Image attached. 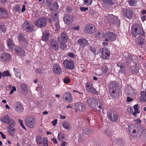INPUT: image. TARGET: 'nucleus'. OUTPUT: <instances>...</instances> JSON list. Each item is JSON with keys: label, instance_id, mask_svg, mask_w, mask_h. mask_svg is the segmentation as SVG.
<instances>
[{"label": "nucleus", "instance_id": "obj_4", "mask_svg": "<svg viewBox=\"0 0 146 146\" xmlns=\"http://www.w3.org/2000/svg\"><path fill=\"white\" fill-rule=\"evenodd\" d=\"M110 94L113 98H116L118 96V93L116 89V86L113 82L111 83L110 85Z\"/></svg>", "mask_w": 146, "mask_h": 146}, {"label": "nucleus", "instance_id": "obj_7", "mask_svg": "<svg viewBox=\"0 0 146 146\" xmlns=\"http://www.w3.org/2000/svg\"><path fill=\"white\" fill-rule=\"evenodd\" d=\"M104 36L106 38L105 41L106 42H111L114 41L116 38L115 35L112 32L107 33Z\"/></svg>", "mask_w": 146, "mask_h": 146}, {"label": "nucleus", "instance_id": "obj_48", "mask_svg": "<svg viewBox=\"0 0 146 146\" xmlns=\"http://www.w3.org/2000/svg\"><path fill=\"white\" fill-rule=\"evenodd\" d=\"M52 18L54 21H56L58 19V16L57 13L52 15Z\"/></svg>", "mask_w": 146, "mask_h": 146}, {"label": "nucleus", "instance_id": "obj_16", "mask_svg": "<svg viewBox=\"0 0 146 146\" xmlns=\"http://www.w3.org/2000/svg\"><path fill=\"white\" fill-rule=\"evenodd\" d=\"M133 108L134 110V112H133V110L131 108H130V111L131 113L134 116H137V114L139 113L140 112V111L139 110V108L138 105H135L133 106Z\"/></svg>", "mask_w": 146, "mask_h": 146}, {"label": "nucleus", "instance_id": "obj_60", "mask_svg": "<svg viewBox=\"0 0 146 146\" xmlns=\"http://www.w3.org/2000/svg\"><path fill=\"white\" fill-rule=\"evenodd\" d=\"M90 50L92 51L94 54H95L96 53V50L95 49L92 47H91L90 48Z\"/></svg>", "mask_w": 146, "mask_h": 146}, {"label": "nucleus", "instance_id": "obj_50", "mask_svg": "<svg viewBox=\"0 0 146 146\" xmlns=\"http://www.w3.org/2000/svg\"><path fill=\"white\" fill-rule=\"evenodd\" d=\"M18 39L19 41L21 42L25 39L23 37V35L22 34H20L18 36Z\"/></svg>", "mask_w": 146, "mask_h": 146}, {"label": "nucleus", "instance_id": "obj_34", "mask_svg": "<svg viewBox=\"0 0 146 146\" xmlns=\"http://www.w3.org/2000/svg\"><path fill=\"white\" fill-rule=\"evenodd\" d=\"M49 7L50 9L53 11L56 10L58 8V6L57 3H55L50 5Z\"/></svg>", "mask_w": 146, "mask_h": 146}, {"label": "nucleus", "instance_id": "obj_63", "mask_svg": "<svg viewBox=\"0 0 146 146\" xmlns=\"http://www.w3.org/2000/svg\"><path fill=\"white\" fill-rule=\"evenodd\" d=\"M51 140L55 144H56L57 143V141L55 138H52L51 139Z\"/></svg>", "mask_w": 146, "mask_h": 146}, {"label": "nucleus", "instance_id": "obj_38", "mask_svg": "<svg viewBox=\"0 0 146 146\" xmlns=\"http://www.w3.org/2000/svg\"><path fill=\"white\" fill-rule=\"evenodd\" d=\"M21 44L22 46L25 48H26L27 47L28 45V42L27 40L26 39L23 40L21 42Z\"/></svg>", "mask_w": 146, "mask_h": 146}, {"label": "nucleus", "instance_id": "obj_54", "mask_svg": "<svg viewBox=\"0 0 146 146\" xmlns=\"http://www.w3.org/2000/svg\"><path fill=\"white\" fill-rule=\"evenodd\" d=\"M11 88V90L9 93L10 94H12L16 90V88L15 86H13Z\"/></svg>", "mask_w": 146, "mask_h": 146}, {"label": "nucleus", "instance_id": "obj_5", "mask_svg": "<svg viewBox=\"0 0 146 146\" xmlns=\"http://www.w3.org/2000/svg\"><path fill=\"white\" fill-rule=\"evenodd\" d=\"M63 20L65 24L69 25L74 21V18L72 15L67 14L64 15Z\"/></svg>", "mask_w": 146, "mask_h": 146}, {"label": "nucleus", "instance_id": "obj_36", "mask_svg": "<svg viewBox=\"0 0 146 146\" xmlns=\"http://www.w3.org/2000/svg\"><path fill=\"white\" fill-rule=\"evenodd\" d=\"M13 70L15 72V75L16 77L21 79V72L17 69L16 70L14 68H13Z\"/></svg>", "mask_w": 146, "mask_h": 146}, {"label": "nucleus", "instance_id": "obj_32", "mask_svg": "<svg viewBox=\"0 0 146 146\" xmlns=\"http://www.w3.org/2000/svg\"><path fill=\"white\" fill-rule=\"evenodd\" d=\"M1 57L2 58L5 60H9L11 58L9 54L5 53L2 54Z\"/></svg>", "mask_w": 146, "mask_h": 146}, {"label": "nucleus", "instance_id": "obj_52", "mask_svg": "<svg viewBox=\"0 0 146 146\" xmlns=\"http://www.w3.org/2000/svg\"><path fill=\"white\" fill-rule=\"evenodd\" d=\"M70 80L69 78L66 77L63 80V81L64 83L65 84L68 83L70 82Z\"/></svg>", "mask_w": 146, "mask_h": 146}, {"label": "nucleus", "instance_id": "obj_44", "mask_svg": "<svg viewBox=\"0 0 146 146\" xmlns=\"http://www.w3.org/2000/svg\"><path fill=\"white\" fill-rule=\"evenodd\" d=\"M2 76L3 77L5 76L10 77L11 76V75L8 71H5L3 73Z\"/></svg>", "mask_w": 146, "mask_h": 146}, {"label": "nucleus", "instance_id": "obj_19", "mask_svg": "<svg viewBox=\"0 0 146 146\" xmlns=\"http://www.w3.org/2000/svg\"><path fill=\"white\" fill-rule=\"evenodd\" d=\"M15 51L17 54L20 56L22 57L25 55V52L23 49L18 46H16Z\"/></svg>", "mask_w": 146, "mask_h": 146}, {"label": "nucleus", "instance_id": "obj_18", "mask_svg": "<svg viewBox=\"0 0 146 146\" xmlns=\"http://www.w3.org/2000/svg\"><path fill=\"white\" fill-rule=\"evenodd\" d=\"M106 18L108 21L111 23H114L115 22H119V21L117 18L114 16L111 15H108Z\"/></svg>", "mask_w": 146, "mask_h": 146}, {"label": "nucleus", "instance_id": "obj_35", "mask_svg": "<svg viewBox=\"0 0 146 146\" xmlns=\"http://www.w3.org/2000/svg\"><path fill=\"white\" fill-rule=\"evenodd\" d=\"M128 2L130 6H133L136 5L137 1L136 0H129Z\"/></svg>", "mask_w": 146, "mask_h": 146}, {"label": "nucleus", "instance_id": "obj_30", "mask_svg": "<svg viewBox=\"0 0 146 146\" xmlns=\"http://www.w3.org/2000/svg\"><path fill=\"white\" fill-rule=\"evenodd\" d=\"M62 125L63 127L66 129H70L71 128V126L70 123L67 121L63 122Z\"/></svg>", "mask_w": 146, "mask_h": 146}, {"label": "nucleus", "instance_id": "obj_10", "mask_svg": "<svg viewBox=\"0 0 146 146\" xmlns=\"http://www.w3.org/2000/svg\"><path fill=\"white\" fill-rule=\"evenodd\" d=\"M98 100L94 98L88 99L87 101L91 108H96L98 105Z\"/></svg>", "mask_w": 146, "mask_h": 146}, {"label": "nucleus", "instance_id": "obj_26", "mask_svg": "<svg viewBox=\"0 0 146 146\" xmlns=\"http://www.w3.org/2000/svg\"><path fill=\"white\" fill-rule=\"evenodd\" d=\"M50 37V33L48 31H46L43 34L42 40L46 42L48 40Z\"/></svg>", "mask_w": 146, "mask_h": 146}, {"label": "nucleus", "instance_id": "obj_61", "mask_svg": "<svg viewBox=\"0 0 146 146\" xmlns=\"http://www.w3.org/2000/svg\"><path fill=\"white\" fill-rule=\"evenodd\" d=\"M51 122L53 125L55 126L57 124V120L56 119H55L54 121H52Z\"/></svg>", "mask_w": 146, "mask_h": 146}, {"label": "nucleus", "instance_id": "obj_58", "mask_svg": "<svg viewBox=\"0 0 146 146\" xmlns=\"http://www.w3.org/2000/svg\"><path fill=\"white\" fill-rule=\"evenodd\" d=\"M36 72L37 73H38V74H41L43 73L42 70L39 68L37 69L36 70Z\"/></svg>", "mask_w": 146, "mask_h": 146}, {"label": "nucleus", "instance_id": "obj_28", "mask_svg": "<svg viewBox=\"0 0 146 146\" xmlns=\"http://www.w3.org/2000/svg\"><path fill=\"white\" fill-rule=\"evenodd\" d=\"M10 119L8 115H5L0 118V120L2 123H8Z\"/></svg>", "mask_w": 146, "mask_h": 146}, {"label": "nucleus", "instance_id": "obj_21", "mask_svg": "<svg viewBox=\"0 0 146 146\" xmlns=\"http://www.w3.org/2000/svg\"><path fill=\"white\" fill-rule=\"evenodd\" d=\"M68 40V38L66 33H62L61 34V37L58 38V42H66Z\"/></svg>", "mask_w": 146, "mask_h": 146}, {"label": "nucleus", "instance_id": "obj_13", "mask_svg": "<svg viewBox=\"0 0 146 146\" xmlns=\"http://www.w3.org/2000/svg\"><path fill=\"white\" fill-rule=\"evenodd\" d=\"M123 13L124 15L129 19L132 18L133 14L132 11L128 8L123 9Z\"/></svg>", "mask_w": 146, "mask_h": 146}, {"label": "nucleus", "instance_id": "obj_43", "mask_svg": "<svg viewBox=\"0 0 146 146\" xmlns=\"http://www.w3.org/2000/svg\"><path fill=\"white\" fill-rule=\"evenodd\" d=\"M64 138V135L62 133H59L58 135V139L60 141H62Z\"/></svg>", "mask_w": 146, "mask_h": 146}, {"label": "nucleus", "instance_id": "obj_57", "mask_svg": "<svg viewBox=\"0 0 146 146\" xmlns=\"http://www.w3.org/2000/svg\"><path fill=\"white\" fill-rule=\"evenodd\" d=\"M141 19L142 21H144L146 20V15H141Z\"/></svg>", "mask_w": 146, "mask_h": 146}, {"label": "nucleus", "instance_id": "obj_62", "mask_svg": "<svg viewBox=\"0 0 146 146\" xmlns=\"http://www.w3.org/2000/svg\"><path fill=\"white\" fill-rule=\"evenodd\" d=\"M135 123L138 124H140L141 122V121L140 119H136L135 120Z\"/></svg>", "mask_w": 146, "mask_h": 146}, {"label": "nucleus", "instance_id": "obj_6", "mask_svg": "<svg viewBox=\"0 0 146 146\" xmlns=\"http://www.w3.org/2000/svg\"><path fill=\"white\" fill-rule=\"evenodd\" d=\"M63 64L66 68L69 70H72L74 68V62L71 60L66 59L63 61Z\"/></svg>", "mask_w": 146, "mask_h": 146}, {"label": "nucleus", "instance_id": "obj_12", "mask_svg": "<svg viewBox=\"0 0 146 146\" xmlns=\"http://www.w3.org/2000/svg\"><path fill=\"white\" fill-rule=\"evenodd\" d=\"M86 90L94 94H96L98 93L97 91L93 88L92 84L90 83L87 82L86 83Z\"/></svg>", "mask_w": 146, "mask_h": 146}, {"label": "nucleus", "instance_id": "obj_9", "mask_svg": "<svg viewBox=\"0 0 146 146\" xmlns=\"http://www.w3.org/2000/svg\"><path fill=\"white\" fill-rule=\"evenodd\" d=\"M22 26L23 29L27 31H32L34 30L33 25L29 23L27 21H25Z\"/></svg>", "mask_w": 146, "mask_h": 146}, {"label": "nucleus", "instance_id": "obj_56", "mask_svg": "<svg viewBox=\"0 0 146 146\" xmlns=\"http://www.w3.org/2000/svg\"><path fill=\"white\" fill-rule=\"evenodd\" d=\"M104 2L110 4H111L112 3V1L111 0H103Z\"/></svg>", "mask_w": 146, "mask_h": 146}, {"label": "nucleus", "instance_id": "obj_3", "mask_svg": "<svg viewBox=\"0 0 146 146\" xmlns=\"http://www.w3.org/2000/svg\"><path fill=\"white\" fill-rule=\"evenodd\" d=\"M46 20L44 18H41L37 20L35 23V25L39 27L43 28L46 25Z\"/></svg>", "mask_w": 146, "mask_h": 146}, {"label": "nucleus", "instance_id": "obj_31", "mask_svg": "<svg viewBox=\"0 0 146 146\" xmlns=\"http://www.w3.org/2000/svg\"><path fill=\"white\" fill-rule=\"evenodd\" d=\"M102 73L106 75H108L109 73V70L108 69L107 67L105 66H104L102 68Z\"/></svg>", "mask_w": 146, "mask_h": 146}, {"label": "nucleus", "instance_id": "obj_8", "mask_svg": "<svg viewBox=\"0 0 146 146\" xmlns=\"http://www.w3.org/2000/svg\"><path fill=\"white\" fill-rule=\"evenodd\" d=\"M74 106L76 112L84 111L86 108V106L84 104L79 102L76 103L74 104Z\"/></svg>", "mask_w": 146, "mask_h": 146}, {"label": "nucleus", "instance_id": "obj_15", "mask_svg": "<svg viewBox=\"0 0 146 146\" xmlns=\"http://www.w3.org/2000/svg\"><path fill=\"white\" fill-rule=\"evenodd\" d=\"M50 46L52 49L55 51L57 50L59 46L57 42L54 39H52L50 41Z\"/></svg>", "mask_w": 146, "mask_h": 146}, {"label": "nucleus", "instance_id": "obj_42", "mask_svg": "<svg viewBox=\"0 0 146 146\" xmlns=\"http://www.w3.org/2000/svg\"><path fill=\"white\" fill-rule=\"evenodd\" d=\"M42 139L39 136L37 137L36 138V142L37 144L40 145L42 143Z\"/></svg>", "mask_w": 146, "mask_h": 146}, {"label": "nucleus", "instance_id": "obj_14", "mask_svg": "<svg viewBox=\"0 0 146 146\" xmlns=\"http://www.w3.org/2000/svg\"><path fill=\"white\" fill-rule=\"evenodd\" d=\"M110 52L106 48H103L102 52L101 57L105 59H107L110 56Z\"/></svg>", "mask_w": 146, "mask_h": 146}, {"label": "nucleus", "instance_id": "obj_40", "mask_svg": "<svg viewBox=\"0 0 146 146\" xmlns=\"http://www.w3.org/2000/svg\"><path fill=\"white\" fill-rule=\"evenodd\" d=\"M6 31V28L4 25L3 24L0 25V32L4 33Z\"/></svg>", "mask_w": 146, "mask_h": 146}, {"label": "nucleus", "instance_id": "obj_49", "mask_svg": "<svg viewBox=\"0 0 146 146\" xmlns=\"http://www.w3.org/2000/svg\"><path fill=\"white\" fill-rule=\"evenodd\" d=\"M126 59L127 61L129 62H130L132 61V57L130 54L128 55L127 57H126Z\"/></svg>", "mask_w": 146, "mask_h": 146}, {"label": "nucleus", "instance_id": "obj_11", "mask_svg": "<svg viewBox=\"0 0 146 146\" xmlns=\"http://www.w3.org/2000/svg\"><path fill=\"white\" fill-rule=\"evenodd\" d=\"M84 30L86 33L90 34L94 33L96 31L95 27L91 24L86 25Z\"/></svg>", "mask_w": 146, "mask_h": 146}, {"label": "nucleus", "instance_id": "obj_39", "mask_svg": "<svg viewBox=\"0 0 146 146\" xmlns=\"http://www.w3.org/2000/svg\"><path fill=\"white\" fill-rule=\"evenodd\" d=\"M58 42L60 44V46L61 49H64L66 48L67 46L65 44L66 42Z\"/></svg>", "mask_w": 146, "mask_h": 146}, {"label": "nucleus", "instance_id": "obj_25", "mask_svg": "<svg viewBox=\"0 0 146 146\" xmlns=\"http://www.w3.org/2000/svg\"><path fill=\"white\" fill-rule=\"evenodd\" d=\"M53 72L56 74H60L62 72L60 67L58 65H55L53 69Z\"/></svg>", "mask_w": 146, "mask_h": 146}, {"label": "nucleus", "instance_id": "obj_23", "mask_svg": "<svg viewBox=\"0 0 146 146\" xmlns=\"http://www.w3.org/2000/svg\"><path fill=\"white\" fill-rule=\"evenodd\" d=\"M108 116L110 119L112 121H116L118 119V116L117 114H112V113H109Z\"/></svg>", "mask_w": 146, "mask_h": 146}, {"label": "nucleus", "instance_id": "obj_64", "mask_svg": "<svg viewBox=\"0 0 146 146\" xmlns=\"http://www.w3.org/2000/svg\"><path fill=\"white\" fill-rule=\"evenodd\" d=\"M26 10L25 6V5H23L21 9V11L23 12L25 11Z\"/></svg>", "mask_w": 146, "mask_h": 146}, {"label": "nucleus", "instance_id": "obj_41", "mask_svg": "<svg viewBox=\"0 0 146 146\" xmlns=\"http://www.w3.org/2000/svg\"><path fill=\"white\" fill-rule=\"evenodd\" d=\"M128 126L129 131L131 133V130H133V129H135V125L134 124H129L128 125Z\"/></svg>", "mask_w": 146, "mask_h": 146}, {"label": "nucleus", "instance_id": "obj_27", "mask_svg": "<svg viewBox=\"0 0 146 146\" xmlns=\"http://www.w3.org/2000/svg\"><path fill=\"white\" fill-rule=\"evenodd\" d=\"M7 45L9 49L12 50L15 46L14 42L10 38L7 41Z\"/></svg>", "mask_w": 146, "mask_h": 146}, {"label": "nucleus", "instance_id": "obj_20", "mask_svg": "<svg viewBox=\"0 0 146 146\" xmlns=\"http://www.w3.org/2000/svg\"><path fill=\"white\" fill-rule=\"evenodd\" d=\"M15 109L17 112H22L24 109L23 105L19 102H17L15 105Z\"/></svg>", "mask_w": 146, "mask_h": 146}, {"label": "nucleus", "instance_id": "obj_1", "mask_svg": "<svg viewBox=\"0 0 146 146\" xmlns=\"http://www.w3.org/2000/svg\"><path fill=\"white\" fill-rule=\"evenodd\" d=\"M131 33L133 36L135 37L137 35V37L135 40V43L138 45H142L145 42L144 39L143 38L144 36L145 32L142 27H140L136 24H134L131 27Z\"/></svg>", "mask_w": 146, "mask_h": 146}, {"label": "nucleus", "instance_id": "obj_47", "mask_svg": "<svg viewBox=\"0 0 146 146\" xmlns=\"http://www.w3.org/2000/svg\"><path fill=\"white\" fill-rule=\"evenodd\" d=\"M92 0H84V4L87 6L91 5L92 2Z\"/></svg>", "mask_w": 146, "mask_h": 146}, {"label": "nucleus", "instance_id": "obj_46", "mask_svg": "<svg viewBox=\"0 0 146 146\" xmlns=\"http://www.w3.org/2000/svg\"><path fill=\"white\" fill-rule=\"evenodd\" d=\"M48 139L46 138H44L43 140V145L44 146H48Z\"/></svg>", "mask_w": 146, "mask_h": 146}, {"label": "nucleus", "instance_id": "obj_55", "mask_svg": "<svg viewBox=\"0 0 146 146\" xmlns=\"http://www.w3.org/2000/svg\"><path fill=\"white\" fill-rule=\"evenodd\" d=\"M132 134H131V133H130L131 134L132 136H134L137 134V132H136V130L135 129H133L132 131Z\"/></svg>", "mask_w": 146, "mask_h": 146}, {"label": "nucleus", "instance_id": "obj_53", "mask_svg": "<svg viewBox=\"0 0 146 146\" xmlns=\"http://www.w3.org/2000/svg\"><path fill=\"white\" fill-rule=\"evenodd\" d=\"M19 122L20 123V125L21 126V127L25 129L26 130V128L25 127V126H24L23 123V121L22 120L19 119Z\"/></svg>", "mask_w": 146, "mask_h": 146}, {"label": "nucleus", "instance_id": "obj_59", "mask_svg": "<svg viewBox=\"0 0 146 146\" xmlns=\"http://www.w3.org/2000/svg\"><path fill=\"white\" fill-rule=\"evenodd\" d=\"M88 9V8L87 7H80V10L81 11H86Z\"/></svg>", "mask_w": 146, "mask_h": 146}, {"label": "nucleus", "instance_id": "obj_17", "mask_svg": "<svg viewBox=\"0 0 146 146\" xmlns=\"http://www.w3.org/2000/svg\"><path fill=\"white\" fill-rule=\"evenodd\" d=\"M77 42L83 48H84L88 45V41L84 39L80 38L78 39Z\"/></svg>", "mask_w": 146, "mask_h": 146}, {"label": "nucleus", "instance_id": "obj_2", "mask_svg": "<svg viewBox=\"0 0 146 146\" xmlns=\"http://www.w3.org/2000/svg\"><path fill=\"white\" fill-rule=\"evenodd\" d=\"M25 122L28 127L32 128L34 127L36 125V119L33 116H29L26 119Z\"/></svg>", "mask_w": 146, "mask_h": 146}, {"label": "nucleus", "instance_id": "obj_29", "mask_svg": "<svg viewBox=\"0 0 146 146\" xmlns=\"http://www.w3.org/2000/svg\"><path fill=\"white\" fill-rule=\"evenodd\" d=\"M20 87L24 93L26 94L28 93V90L27 87L26 85L24 83H21V84Z\"/></svg>", "mask_w": 146, "mask_h": 146}, {"label": "nucleus", "instance_id": "obj_45", "mask_svg": "<svg viewBox=\"0 0 146 146\" xmlns=\"http://www.w3.org/2000/svg\"><path fill=\"white\" fill-rule=\"evenodd\" d=\"M8 123H9L10 127L15 126V121L13 120L10 119Z\"/></svg>", "mask_w": 146, "mask_h": 146}, {"label": "nucleus", "instance_id": "obj_51", "mask_svg": "<svg viewBox=\"0 0 146 146\" xmlns=\"http://www.w3.org/2000/svg\"><path fill=\"white\" fill-rule=\"evenodd\" d=\"M103 105L102 103H100L99 104L98 106V108L100 109V110H98L99 112H101L103 111Z\"/></svg>", "mask_w": 146, "mask_h": 146}, {"label": "nucleus", "instance_id": "obj_22", "mask_svg": "<svg viewBox=\"0 0 146 146\" xmlns=\"http://www.w3.org/2000/svg\"><path fill=\"white\" fill-rule=\"evenodd\" d=\"M65 102L68 103H71L72 101V96L69 92H66L65 94Z\"/></svg>", "mask_w": 146, "mask_h": 146}, {"label": "nucleus", "instance_id": "obj_33", "mask_svg": "<svg viewBox=\"0 0 146 146\" xmlns=\"http://www.w3.org/2000/svg\"><path fill=\"white\" fill-rule=\"evenodd\" d=\"M16 131L15 129L13 127H10L9 128L8 131V132L9 134L12 136H14Z\"/></svg>", "mask_w": 146, "mask_h": 146}, {"label": "nucleus", "instance_id": "obj_37", "mask_svg": "<svg viewBox=\"0 0 146 146\" xmlns=\"http://www.w3.org/2000/svg\"><path fill=\"white\" fill-rule=\"evenodd\" d=\"M8 16V13L4 9H2L1 13L0 15V17H7Z\"/></svg>", "mask_w": 146, "mask_h": 146}, {"label": "nucleus", "instance_id": "obj_24", "mask_svg": "<svg viewBox=\"0 0 146 146\" xmlns=\"http://www.w3.org/2000/svg\"><path fill=\"white\" fill-rule=\"evenodd\" d=\"M126 92L128 94H135L136 90H134L130 86H128L126 88Z\"/></svg>", "mask_w": 146, "mask_h": 146}]
</instances>
